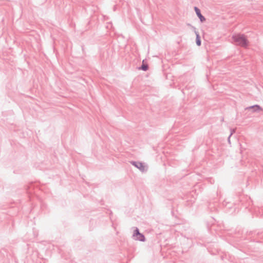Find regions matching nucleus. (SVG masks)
I'll return each instance as SVG.
<instances>
[{"instance_id": "obj_7", "label": "nucleus", "mask_w": 263, "mask_h": 263, "mask_svg": "<svg viewBox=\"0 0 263 263\" xmlns=\"http://www.w3.org/2000/svg\"><path fill=\"white\" fill-rule=\"evenodd\" d=\"M148 68V66L147 64H142L141 66L140 67V69L143 70V71H146Z\"/></svg>"}, {"instance_id": "obj_3", "label": "nucleus", "mask_w": 263, "mask_h": 263, "mask_svg": "<svg viewBox=\"0 0 263 263\" xmlns=\"http://www.w3.org/2000/svg\"><path fill=\"white\" fill-rule=\"evenodd\" d=\"M130 163L133 165H134V166H135L136 167L138 168L142 172H144L146 171L145 166L143 165V164L142 162L132 161L130 162Z\"/></svg>"}, {"instance_id": "obj_8", "label": "nucleus", "mask_w": 263, "mask_h": 263, "mask_svg": "<svg viewBox=\"0 0 263 263\" xmlns=\"http://www.w3.org/2000/svg\"><path fill=\"white\" fill-rule=\"evenodd\" d=\"M235 129H231V133H230V137H231V136L234 134L235 133Z\"/></svg>"}, {"instance_id": "obj_6", "label": "nucleus", "mask_w": 263, "mask_h": 263, "mask_svg": "<svg viewBox=\"0 0 263 263\" xmlns=\"http://www.w3.org/2000/svg\"><path fill=\"white\" fill-rule=\"evenodd\" d=\"M195 33L196 35V44L198 46H200L201 45V40H200V37L199 34L198 32H196V31L195 32Z\"/></svg>"}, {"instance_id": "obj_2", "label": "nucleus", "mask_w": 263, "mask_h": 263, "mask_svg": "<svg viewBox=\"0 0 263 263\" xmlns=\"http://www.w3.org/2000/svg\"><path fill=\"white\" fill-rule=\"evenodd\" d=\"M132 237L133 239L136 240H139L140 241H145V240L144 235L140 233L139 229L137 227L134 231Z\"/></svg>"}, {"instance_id": "obj_4", "label": "nucleus", "mask_w": 263, "mask_h": 263, "mask_svg": "<svg viewBox=\"0 0 263 263\" xmlns=\"http://www.w3.org/2000/svg\"><path fill=\"white\" fill-rule=\"evenodd\" d=\"M194 10H195V11L197 15V16L199 17V18L200 19V21L201 22H203L204 21H205V17L201 14V12H200V9L197 7H194Z\"/></svg>"}, {"instance_id": "obj_5", "label": "nucleus", "mask_w": 263, "mask_h": 263, "mask_svg": "<svg viewBox=\"0 0 263 263\" xmlns=\"http://www.w3.org/2000/svg\"><path fill=\"white\" fill-rule=\"evenodd\" d=\"M246 109H253V112H256L258 111L262 110V108L258 105H254L250 107H247Z\"/></svg>"}, {"instance_id": "obj_9", "label": "nucleus", "mask_w": 263, "mask_h": 263, "mask_svg": "<svg viewBox=\"0 0 263 263\" xmlns=\"http://www.w3.org/2000/svg\"><path fill=\"white\" fill-rule=\"evenodd\" d=\"M230 137H230V136H229V137H228V142H229V143H230Z\"/></svg>"}, {"instance_id": "obj_1", "label": "nucleus", "mask_w": 263, "mask_h": 263, "mask_svg": "<svg viewBox=\"0 0 263 263\" xmlns=\"http://www.w3.org/2000/svg\"><path fill=\"white\" fill-rule=\"evenodd\" d=\"M232 39L237 45L242 47L247 48L248 46L249 41L243 34L238 33L232 36Z\"/></svg>"}]
</instances>
